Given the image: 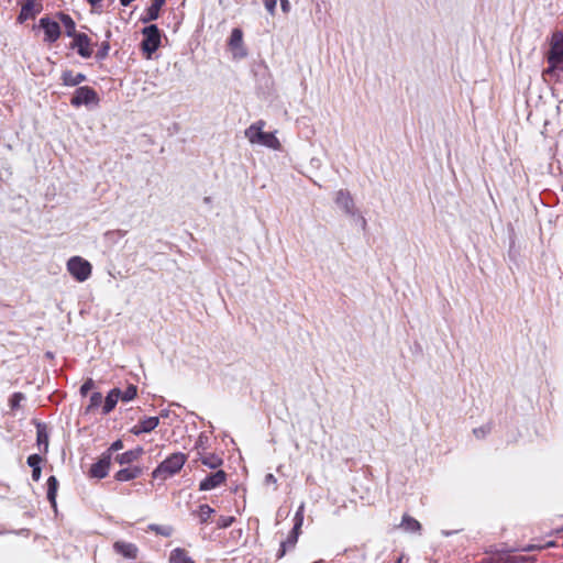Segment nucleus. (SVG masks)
Instances as JSON below:
<instances>
[{
  "instance_id": "nucleus-25",
  "label": "nucleus",
  "mask_w": 563,
  "mask_h": 563,
  "mask_svg": "<svg viewBox=\"0 0 563 563\" xmlns=\"http://www.w3.org/2000/svg\"><path fill=\"white\" fill-rule=\"evenodd\" d=\"M59 20L62 21L63 25L66 29V34L70 37H75V35H78L79 33H76V24L70 15L65 13L58 14Z\"/></svg>"
},
{
  "instance_id": "nucleus-44",
  "label": "nucleus",
  "mask_w": 563,
  "mask_h": 563,
  "mask_svg": "<svg viewBox=\"0 0 563 563\" xmlns=\"http://www.w3.org/2000/svg\"><path fill=\"white\" fill-rule=\"evenodd\" d=\"M133 0H120L121 4L126 7L129 5Z\"/></svg>"
},
{
  "instance_id": "nucleus-35",
  "label": "nucleus",
  "mask_w": 563,
  "mask_h": 563,
  "mask_svg": "<svg viewBox=\"0 0 563 563\" xmlns=\"http://www.w3.org/2000/svg\"><path fill=\"white\" fill-rule=\"evenodd\" d=\"M150 529L155 531L156 533H159V534L165 536V537L170 536V532H172L170 528L161 527V526H156V525H151Z\"/></svg>"
},
{
  "instance_id": "nucleus-18",
  "label": "nucleus",
  "mask_w": 563,
  "mask_h": 563,
  "mask_svg": "<svg viewBox=\"0 0 563 563\" xmlns=\"http://www.w3.org/2000/svg\"><path fill=\"white\" fill-rule=\"evenodd\" d=\"M142 453H143V449L142 448H136L134 450H130V451H126V452H124L122 454L117 455L115 461L120 465L130 464V463L139 460L140 456L142 455Z\"/></svg>"
},
{
  "instance_id": "nucleus-5",
  "label": "nucleus",
  "mask_w": 563,
  "mask_h": 563,
  "mask_svg": "<svg viewBox=\"0 0 563 563\" xmlns=\"http://www.w3.org/2000/svg\"><path fill=\"white\" fill-rule=\"evenodd\" d=\"M69 274L78 282L87 280L91 275V264L80 256H73L67 262Z\"/></svg>"
},
{
  "instance_id": "nucleus-45",
  "label": "nucleus",
  "mask_w": 563,
  "mask_h": 563,
  "mask_svg": "<svg viewBox=\"0 0 563 563\" xmlns=\"http://www.w3.org/2000/svg\"><path fill=\"white\" fill-rule=\"evenodd\" d=\"M102 0H88V2L91 4V5H96L98 3H100Z\"/></svg>"
},
{
  "instance_id": "nucleus-37",
  "label": "nucleus",
  "mask_w": 563,
  "mask_h": 563,
  "mask_svg": "<svg viewBox=\"0 0 563 563\" xmlns=\"http://www.w3.org/2000/svg\"><path fill=\"white\" fill-rule=\"evenodd\" d=\"M93 387V380L92 379H88L86 380L82 386L80 387V394L82 396H86L88 394V391Z\"/></svg>"
},
{
  "instance_id": "nucleus-1",
  "label": "nucleus",
  "mask_w": 563,
  "mask_h": 563,
  "mask_svg": "<svg viewBox=\"0 0 563 563\" xmlns=\"http://www.w3.org/2000/svg\"><path fill=\"white\" fill-rule=\"evenodd\" d=\"M550 46L547 56L549 66L543 70V75L559 79L563 77V34L554 33Z\"/></svg>"
},
{
  "instance_id": "nucleus-36",
  "label": "nucleus",
  "mask_w": 563,
  "mask_h": 563,
  "mask_svg": "<svg viewBox=\"0 0 563 563\" xmlns=\"http://www.w3.org/2000/svg\"><path fill=\"white\" fill-rule=\"evenodd\" d=\"M234 517H220L218 520L219 528H228L234 522Z\"/></svg>"
},
{
  "instance_id": "nucleus-2",
  "label": "nucleus",
  "mask_w": 563,
  "mask_h": 563,
  "mask_svg": "<svg viewBox=\"0 0 563 563\" xmlns=\"http://www.w3.org/2000/svg\"><path fill=\"white\" fill-rule=\"evenodd\" d=\"M266 122L258 120L251 124L245 131L244 135L251 144H258L272 150H280L282 144L274 133L264 132Z\"/></svg>"
},
{
  "instance_id": "nucleus-8",
  "label": "nucleus",
  "mask_w": 563,
  "mask_h": 563,
  "mask_svg": "<svg viewBox=\"0 0 563 563\" xmlns=\"http://www.w3.org/2000/svg\"><path fill=\"white\" fill-rule=\"evenodd\" d=\"M42 10V4L36 3L35 0H23L21 2V12L18 16L19 23H24L26 20L34 19Z\"/></svg>"
},
{
  "instance_id": "nucleus-19",
  "label": "nucleus",
  "mask_w": 563,
  "mask_h": 563,
  "mask_svg": "<svg viewBox=\"0 0 563 563\" xmlns=\"http://www.w3.org/2000/svg\"><path fill=\"white\" fill-rule=\"evenodd\" d=\"M198 460L209 468H218L222 465L223 461L220 456L213 453L205 454L198 452Z\"/></svg>"
},
{
  "instance_id": "nucleus-9",
  "label": "nucleus",
  "mask_w": 563,
  "mask_h": 563,
  "mask_svg": "<svg viewBox=\"0 0 563 563\" xmlns=\"http://www.w3.org/2000/svg\"><path fill=\"white\" fill-rule=\"evenodd\" d=\"M227 481V473L222 470L217 471L213 474L208 475L205 479H202L199 484V489L202 492L212 490Z\"/></svg>"
},
{
  "instance_id": "nucleus-39",
  "label": "nucleus",
  "mask_w": 563,
  "mask_h": 563,
  "mask_svg": "<svg viewBox=\"0 0 563 563\" xmlns=\"http://www.w3.org/2000/svg\"><path fill=\"white\" fill-rule=\"evenodd\" d=\"M122 448H123V443H122V441H121V440H117V441H114V442L111 444V446L109 448V450H108V452H107V453H110V454H111V452L119 451V450H121Z\"/></svg>"
},
{
  "instance_id": "nucleus-38",
  "label": "nucleus",
  "mask_w": 563,
  "mask_h": 563,
  "mask_svg": "<svg viewBox=\"0 0 563 563\" xmlns=\"http://www.w3.org/2000/svg\"><path fill=\"white\" fill-rule=\"evenodd\" d=\"M276 4L277 0H264V5L271 14L275 13Z\"/></svg>"
},
{
  "instance_id": "nucleus-33",
  "label": "nucleus",
  "mask_w": 563,
  "mask_h": 563,
  "mask_svg": "<svg viewBox=\"0 0 563 563\" xmlns=\"http://www.w3.org/2000/svg\"><path fill=\"white\" fill-rule=\"evenodd\" d=\"M42 462V457L38 454H32L27 457V464L32 470L34 467H41L40 464Z\"/></svg>"
},
{
  "instance_id": "nucleus-22",
  "label": "nucleus",
  "mask_w": 563,
  "mask_h": 563,
  "mask_svg": "<svg viewBox=\"0 0 563 563\" xmlns=\"http://www.w3.org/2000/svg\"><path fill=\"white\" fill-rule=\"evenodd\" d=\"M36 441L40 450L46 453L48 450V434L46 427L42 423L36 424Z\"/></svg>"
},
{
  "instance_id": "nucleus-4",
  "label": "nucleus",
  "mask_w": 563,
  "mask_h": 563,
  "mask_svg": "<svg viewBox=\"0 0 563 563\" xmlns=\"http://www.w3.org/2000/svg\"><path fill=\"white\" fill-rule=\"evenodd\" d=\"M143 41L141 43L143 52L146 54L147 58H151L152 54L161 45V31L155 24L146 26L142 31Z\"/></svg>"
},
{
  "instance_id": "nucleus-21",
  "label": "nucleus",
  "mask_w": 563,
  "mask_h": 563,
  "mask_svg": "<svg viewBox=\"0 0 563 563\" xmlns=\"http://www.w3.org/2000/svg\"><path fill=\"white\" fill-rule=\"evenodd\" d=\"M399 528H401L402 530H405L407 532L415 533V532H420L421 525L417 519H415L413 517L406 514L402 516Z\"/></svg>"
},
{
  "instance_id": "nucleus-30",
  "label": "nucleus",
  "mask_w": 563,
  "mask_h": 563,
  "mask_svg": "<svg viewBox=\"0 0 563 563\" xmlns=\"http://www.w3.org/2000/svg\"><path fill=\"white\" fill-rule=\"evenodd\" d=\"M24 399H25V396L22 393H14L9 401L11 409L12 410L18 409Z\"/></svg>"
},
{
  "instance_id": "nucleus-42",
  "label": "nucleus",
  "mask_w": 563,
  "mask_h": 563,
  "mask_svg": "<svg viewBox=\"0 0 563 563\" xmlns=\"http://www.w3.org/2000/svg\"><path fill=\"white\" fill-rule=\"evenodd\" d=\"M282 10L287 13L290 10V3L288 0H280Z\"/></svg>"
},
{
  "instance_id": "nucleus-27",
  "label": "nucleus",
  "mask_w": 563,
  "mask_h": 563,
  "mask_svg": "<svg viewBox=\"0 0 563 563\" xmlns=\"http://www.w3.org/2000/svg\"><path fill=\"white\" fill-rule=\"evenodd\" d=\"M243 43V33L240 29H233L230 36V46L233 48L241 47Z\"/></svg>"
},
{
  "instance_id": "nucleus-28",
  "label": "nucleus",
  "mask_w": 563,
  "mask_h": 563,
  "mask_svg": "<svg viewBox=\"0 0 563 563\" xmlns=\"http://www.w3.org/2000/svg\"><path fill=\"white\" fill-rule=\"evenodd\" d=\"M137 395V387L135 385H129L124 391L121 390L120 399L122 401H131Z\"/></svg>"
},
{
  "instance_id": "nucleus-13",
  "label": "nucleus",
  "mask_w": 563,
  "mask_h": 563,
  "mask_svg": "<svg viewBox=\"0 0 563 563\" xmlns=\"http://www.w3.org/2000/svg\"><path fill=\"white\" fill-rule=\"evenodd\" d=\"M159 423L158 417H148L140 420L139 424L132 429V432L137 435L143 432H151Z\"/></svg>"
},
{
  "instance_id": "nucleus-7",
  "label": "nucleus",
  "mask_w": 563,
  "mask_h": 563,
  "mask_svg": "<svg viewBox=\"0 0 563 563\" xmlns=\"http://www.w3.org/2000/svg\"><path fill=\"white\" fill-rule=\"evenodd\" d=\"M40 27L44 31V42L54 43L60 36V26L57 22L44 16L40 20Z\"/></svg>"
},
{
  "instance_id": "nucleus-40",
  "label": "nucleus",
  "mask_w": 563,
  "mask_h": 563,
  "mask_svg": "<svg viewBox=\"0 0 563 563\" xmlns=\"http://www.w3.org/2000/svg\"><path fill=\"white\" fill-rule=\"evenodd\" d=\"M203 437L202 435H199L197 442H196V450L199 452H202L205 451V446H203Z\"/></svg>"
},
{
  "instance_id": "nucleus-15",
  "label": "nucleus",
  "mask_w": 563,
  "mask_h": 563,
  "mask_svg": "<svg viewBox=\"0 0 563 563\" xmlns=\"http://www.w3.org/2000/svg\"><path fill=\"white\" fill-rule=\"evenodd\" d=\"M113 549L117 553L128 559H135L137 554V548L133 543L117 541L113 544Z\"/></svg>"
},
{
  "instance_id": "nucleus-34",
  "label": "nucleus",
  "mask_w": 563,
  "mask_h": 563,
  "mask_svg": "<svg viewBox=\"0 0 563 563\" xmlns=\"http://www.w3.org/2000/svg\"><path fill=\"white\" fill-rule=\"evenodd\" d=\"M110 49V45L108 42H103L100 49L97 52L96 57L98 59H103L107 57Z\"/></svg>"
},
{
  "instance_id": "nucleus-32",
  "label": "nucleus",
  "mask_w": 563,
  "mask_h": 563,
  "mask_svg": "<svg viewBox=\"0 0 563 563\" xmlns=\"http://www.w3.org/2000/svg\"><path fill=\"white\" fill-rule=\"evenodd\" d=\"M489 432L490 428L488 426H482L473 430L474 435L478 439L485 438Z\"/></svg>"
},
{
  "instance_id": "nucleus-24",
  "label": "nucleus",
  "mask_w": 563,
  "mask_h": 563,
  "mask_svg": "<svg viewBox=\"0 0 563 563\" xmlns=\"http://www.w3.org/2000/svg\"><path fill=\"white\" fill-rule=\"evenodd\" d=\"M58 488V481L55 476H49L47 479V499L53 508H56V495Z\"/></svg>"
},
{
  "instance_id": "nucleus-20",
  "label": "nucleus",
  "mask_w": 563,
  "mask_h": 563,
  "mask_svg": "<svg viewBox=\"0 0 563 563\" xmlns=\"http://www.w3.org/2000/svg\"><path fill=\"white\" fill-rule=\"evenodd\" d=\"M142 474V470L137 466L122 468L115 474V479L119 482H128L139 477Z\"/></svg>"
},
{
  "instance_id": "nucleus-11",
  "label": "nucleus",
  "mask_w": 563,
  "mask_h": 563,
  "mask_svg": "<svg viewBox=\"0 0 563 563\" xmlns=\"http://www.w3.org/2000/svg\"><path fill=\"white\" fill-rule=\"evenodd\" d=\"M71 46L77 48V53L84 58H89L92 55L91 41L85 33L75 35Z\"/></svg>"
},
{
  "instance_id": "nucleus-6",
  "label": "nucleus",
  "mask_w": 563,
  "mask_h": 563,
  "mask_svg": "<svg viewBox=\"0 0 563 563\" xmlns=\"http://www.w3.org/2000/svg\"><path fill=\"white\" fill-rule=\"evenodd\" d=\"M71 106L74 107H80L82 104L89 106V104H98L99 103V97L98 93L88 86H82L76 89L74 92V96L70 100Z\"/></svg>"
},
{
  "instance_id": "nucleus-41",
  "label": "nucleus",
  "mask_w": 563,
  "mask_h": 563,
  "mask_svg": "<svg viewBox=\"0 0 563 563\" xmlns=\"http://www.w3.org/2000/svg\"><path fill=\"white\" fill-rule=\"evenodd\" d=\"M41 472H42V471H41V467H34V468L32 470V478H33L35 482H37V481L40 479V477H41Z\"/></svg>"
},
{
  "instance_id": "nucleus-12",
  "label": "nucleus",
  "mask_w": 563,
  "mask_h": 563,
  "mask_svg": "<svg viewBox=\"0 0 563 563\" xmlns=\"http://www.w3.org/2000/svg\"><path fill=\"white\" fill-rule=\"evenodd\" d=\"M335 203L346 214H350V216L355 214V205H354L351 194L347 190L341 189L336 192Z\"/></svg>"
},
{
  "instance_id": "nucleus-23",
  "label": "nucleus",
  "mask_w": 563,
  "mask_h": 563,
  "mask_svg": "<svg viewBox=\"0 0 563 563\" xmlns=\"http://www.w3.org/2000/svg\"><path fill=\"white\" fill-rule=\"evenodd\" d=\"M170 563H195L188 553L180 548L174 549L169 555Z\"/></svg>"
},
{
  "instance_id": "nucleus-31",
  "label": "nucleus",
  "mask_w": 563,
  "mask_h": 563,
  "mask_svg": "<svg viewBox=\"0 0 563 563\" xmlns=\"http://www.w3.org/2000/svg\"><path fill=\"white\" fill-rule=\"evenodd\" d=\"M102 402V395L101 393H93L91 396H90V404H89V409L91 408H96L98 406H100Z\"/></svg>"
},
{
  "instance_id": "nucleus-26",
  "label": "nucleus",
  "mask_w": 563,
  "mask_h": 563,
  "mask_svg": "<svg viewBox=\"0 0 563 563\" xmlns=\"http://www.w3.org/2000/svg\"><path fill=\"white\" fill-rule=\"evenodd\" d=\"M303 509H305V506L303 504H301L295 515V526H294V529H292V534H294V540H289V542L291 544H295L296 541H297V536H298V531L303 522Z\"/></svg>"
},
{
  "instance_id": "nucleus-16",
  "label": "nucleus",
  "mask_w": 563,
  "mask_h": 563,
  "mask_svg": "<svg viewBox=\"0 0 563 563\" xmlns=\"http://www.w3.org/2000/svg\"><path fill=\"white\" fill-rule=\"evenodd\" d=\"M165 0H153L151 5L147 8L145 14L141 16L143 23L154 21L158 18L161 8L164 5Z\"/></svg>"
},
{
  "instance_id": "nucleus-14",
  "label": "nucleus",
  "mask_w": 563,
  "mask_h": 563,
  "mask_svg": "<svg viewBox=\"0 0 563 563\" xmlns=\"http://www.w3.org/2000/svg\"><path fill=\"white\" fill-rule=\"evenodd\" d=\"M60 79L64 86L74 87L86 81L87 77L82 73L75 74L71 70H64Z\"/></svg>"
},
{
  "instance_id": "nucleus-17",
  "label": "nucleus",
  "mask_w": 563,
  "mask_h": 563,
  "mask_svg": "<svg viewBox=\"0 0 563 563\" xmlns=\"http://www.w3.org/2000/svg\"><path fill=\"white\" fill-rule=\"evenodd\" d=\"M120 396H121V389H119V388H113L108 393V395L104 399L103 408H102V412L104 415H108L109 412H111L114 409L118 401L121 400Z\"/></svg>"
},
{
  "instance_id": "nucleus-3",
  "label": "nucleus",
  "mask_w": 563,
  "mask_h": 563,
  "mask_svg": "<svg viewBox=\"0 0 563 563\" xmlns=\"http://www.w3.org/2000/svg\"><path fill=\"white\" fill-rule=\"evenodd\" d=\"M187 461V455L177 452L166 457L152 473L153 478L165 481L177 474Z\"/></svg>"
},
{
  "instance_id": "nucleus-10",
  "label": "nucleus",
  "mask_w": 563,
  "mask_h": 563,
  "mask_svg": "<svg viewBox=\"0 0 563 563\" xmlns=\"http://www.w3.org/2000/svg\"><path fill=\"white\" fill-rule=\"evenodd\" d=\"M111 465L110 453H103L98 462L91 465L89 474L95 478H103L108 475Z\"/></svg>"
},
{
  "instance_id": "nucleus-43",
  "label": "nucleus",
  "mask_w": 563,
  "mask_h": 563,
  "mask_svg": "<svg viewBox=\"0 0 563 563\" xmlns=\"http://www.w3.org/2000/svg\"><path fill=\"white\" fill-rule=\"evenodd\" d=\"M275 481H276V479H275V477H274V475H273V474H267V475H266V482H275Z\"/></svg>"
},
{
  "instance_id": "nucleus-46",
  "label": "nucleus",
  "mask_w": 563,
  "mask_h": 563,
  "mask_svg": "<svg viewBox=\"0 0 563 563\" xmlns=\"http://www.w3.org/2000/svg\"><path fill=\"white\" fill-rule=\"evenodd\" d=\"M285 544H286L285 542H283V543H282V548H283V549H282V551H280V555H279V556H282V555H284V554H285Z\"/></svg>"
},
{
  "instance_id": "nucleus-29",
  "label": "nucleus",
  "mask_w": 563,
  "mask_h": 563,
  "mask_svg": "<svg viewBox=\"0 0 563 563\" xmlns=\"http://www.w3.org/2000/svg\"><path fill=\"white\" fill-rule=\"evenodd\" d=\"M214 510L209 505H201L198 510V516L201 522H207Z\"/></svg>"
}]
</instances>
